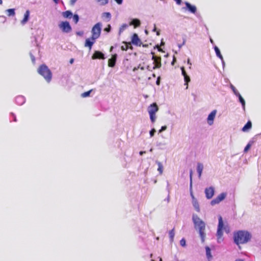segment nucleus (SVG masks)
Returning <instances> with one entry per match:
<instances>
[{"label": "nucleus", "mask_w": 261, "mask_h": 261, "mask_svg": "<svg viewBox=\"0 0 261 261\" xmlns=\"http://www.w3.org/2000/svg\"><path fill=\"white\" fill-rule=\"evenodd\" d=\"M205 250H206V255L208 260L211 259L212 258V255L211 254V249L209 247L206 246L205 247Z\"/></svg>", "instance_id": "26"}, {"label": "nucleus", "mask_w": 261, "mask_h": 261, "mask_svg": "<svg viewBox=\"0 0 261 261\" xmlns=\"http://www.w3.org/2000/svg\"><path fill=\"white\" fill-rule=\"evenodd\" d=\"M11 115L14 117V119H13L14 121L16 122L17 121V119H16V117L15 115L13 113H11Z\"/></svg>", "instance_id": "53"}, {"label": "nucleus", "mask_w": 261, "mask_h": 261, "mask_svg": "<svg viewBox=\"0 0 261 261\" xmlns=\"http://www.w3.org/2000/svg\"><path fill=\"white\" fill-rule=\"evenodd\" d=\"M30 11L27 10L24 14V17L23 19L21 21V24L22 25H24L29 20L30 17Z\"/></svg>", "instance_id": "17"}, {"label": "nucleus", "mask_w": 261, "mask_h": 261, "mask_svg": "<svg viewBox=\"0 0 261 261\" xmlns=\"http://www.w3.org/2000/svg\"><path fill=\"white\" fill-rule=\"evenodd\" d=\"M214 50L215 51V53H216V56L220 59V60H222V58H223V56H222L221 54V52H220V49H219V48L217 46H215L214 47Z\"/></svg>", "instance_id": "24"}, {"label": "nucleus", "mask_w": 261, "mask_h": 261, "mask_svg": "<svg viewBox=\"0 0 261 261\" xmlns=\"http://www.w3.org/2000/svg\"><path fill=\"white\" fill-rule=\"evenodd\" d=\"M111 26L110 24H108V27H106L104 29V31L109 33V32H110L111 31Z\"/></svg>", "instance_id": "44"}, {"label": "nucleus", "mask_w": 261, "mask_h": 261, "mask_svg": "<svg viewBox=\"0 0 261 261\" xmlns=\"http://www.w3.org/2000/svg\"><path fill=\"white\" fill-rule=\"evenodd\" d=\"M252 123L250 121H248L247 123L242 128V131L245 132L248 131L249 129L251 128Z\"/></svg>", "instance_id": "23"}, {"label": "nucleus", "mask_w": 261, "mask_h": 261, "mask_svg": "<svg viewBox=\"0 0 261 261\" xmlns=\"http://www.w3.org/2000/svg\"><path fill=\"white\" fill-rule=\"evenodd\" d=\"M92 59L93 60L96 59H105V55L100 51H95L92 56Z\"/></svg>", "instance_id": "14"}, {"label": "nucleus", "mask_w": 261, "mask_h": 261, "mask_svg": "<svg viewBox=\"0 0 261 261\" xmlns=\"http://www.w3.org/2000/svg\"><path fill=\"white\" fill-rule=\"evenodd\" d=\"M92 90H89L88 91H87V92H84L82 94H81V96L82 97H88L91 92Z\"/></svg>", "instance_id": "36"}, {"label": "nucleus", "mask_w": 261, "mask_h": 261, "mask_svg": "<svg viewBox=\"0 0 261 261\" xmlns=\"http://www.w3.org/2000/svg\"><path fill=\"white\" fill-rule=\"evenodd\" d=\"M184 77V81H185V85L186 86V89H187L188 88V83L190 82V77L187 75Z\"/></svg>", "instance_id": "32"}, {"label": "nucleus", "mask_w": 261, "mask_h": 261, "mask_svg": "<svg viewBox=\"0 0 261 261\" xmlns=\"http://www.w3.org/2000/svg\"><path fill=\"white\" fill-rule=\"evenodd\" d=\"M95 40H92L91 38H88L86 40L85 46L89 47L90 49H91L93 44L94 43Z\"/></svg>", "instance_id": "21"}, {"label": "nucleus", "mask_w": 261, "mask_h": 261, "mask_svg": "<svg viewBox=\"0 0 261 261\" xmlns=\"http://www.w3.org/2000/svg\"><path fill=\"white\" fill-rule=\"evenodd\" d=\"M156 130L154 128H152L150 132H149V135L150 137H152L154 136V133H155Z\"/></svg>", "instance_id": "41"}, {"label": "nucleus", "mask_w": 261, "mask_h": 261, "mask_svg": "<svg viewBox=\"0 0 261 261\" xmlns=\"http://www.w3.org/2000/svg\"><path fill=\"white\" fill-rule=\"evenodd\" d=\"M73 61H74V59H71L70 60V63L71 64H72V63H73Z\"/></svg>", "instance_id": "62"}, {"label": "nucleus", "mask_w": 261, "mask_h": 261, "mask_svg": "<svg viewBox=\"0 0 261 261\" xmlns=\"http://www.w3.org/2000/svg\"><path fill=\"white\" fill-rule=\"evenodd\" d=\"M239 98L240 102L241 103L242 108L244 110L245 109V101L241 95L237 96Z\"/></svg>", "instance_id": "29"}, {"label": "nucleus", "mask_w": 261, "mask_h": 261, "mask_svg": "<svg viewBox=\"0 0 261 261\" xmlns=\"http://www.w3.org/2000/svg\"><path fill=\"white\" fill-rule=\"evenodd\" d=\"M167 129V126L166 125L162 126L161 129L159 130V133H161L163 131H165Z\"/></svg>", "instance_id": "45"}, {"label": "nucleus", "mask_w": 261, "mask_h": 261, "mask_svg": "<svg viewBox=\"0 0 261 261\" xmlns=\"http://www.w3.org/2000/svg\"><path fill=\"white\" fill-rule=\"evenodd\" d=\"M102 18L106 21H109L111 19V14L110 12H103L101 14Z\"/></svg>", "instance_id": "20"}, {"label": "nucleus", "mask_w": 261, "mask_h": 261, "mask_svg": "<svg viewBox=\"0 0 261 261\" xmlns=\"http://www.w3.org/2000/svg\"><path fill=\"white\" fill-rule=\"evenodd\" d=\"M251 238V234L246 230H239L233 233L234 242L238 245L247 243Z\"/></svg>", "instance_id": "2"}, {"label": "nucleus", "mask_w": 261, "mask_h": 261, "mask_svg": "<svg viewBox=\"0 0 261 261\" xmlns=\"http://www.w3.org/2000/svg\"><path fill=\"white\" fill-rule=\"evenodd\" d=\"M8 16H14L15 15L14 9H9L6 10Z\"/></svg>", "instance_id": "28"}, {"label": "nucleus", "mask_w": 261, "mask_h": 261, "mask_svg": "<svg viewBox=\"0 0 261 261\" xmlns=\"http://www.w3.org/2000/svg\"><path fill=\"white\" fill-rule=\"evenodd\" d=\"M187 63L190 65V67H189V68H191V66L192 65V63L190 62V59H188V61H187Z\"/></svg>", "instance_id": "55"}, {"label": "nucleus", "mask_w": 261, "mask_h": 261, "mask_svg": "<svg viewBox=\"0 0 261 261\" xmlns=\"http://www.w3.org/2000/svg\"><path fill=\"white\" fill-rule=\"evenodd\" d=\"M38 72L44 78L47 83L50 82L52 78V73L46 65H41L38 69Z\"/></svg>", "instance_id": "3"}, {"label": "nucleus", "mask_w": 261, "mask_h": 261, "mask_svg": "<svg viewBox=\"0 0 261 261\" xmlns=\"http://www.w3.org/2000/svg\"><path fill=\"white\" fill-rule=\"evenodd\" d=\"M76 0H71L70 1V4L72 5H73L76 2Z\"/></svg>", "instance_id": "52"}, {"label": "nucleus", "mask_w": 261, "mask_h": 261, "mask_svg": "<svg viewBox=\"0 0 261 261\" xmlns=\"http://www.w3.org/2000/svg\"><path fill=\"white\" fill-rule=\"evenodd\" d=\"M151 54L152 55V60L153 61L154 66L152 67L153 69H155L156 68H159L161 66V58L160 57H157L154 55V53L151 52Z\"/></svg>", "instance_id": "8"}, {"label": "nucleus", "mask_w": 261, "mask_h": 261, "mask_svg": "<svg viewBox=\"0 0 261 261\" xmlns=\"http://www.w3.org/2000/svg\"><path fill=\"white\" fill-rule=\"evenodd\" d=\"M146 69L149 70V71H152V70L153 69L152 68H151V67H150L149 66H147L146 67Z\"/></svg>", "instance_id": "54"}, {"label": "nucleus", "mask_w": 261, "mask_h": 261, "mask_svg": "<svg viewBox=\"0 0 261 261\" xmlns=\"http://www.w3.org/2000/svg\"><path fill=\"white\" fill-rule=\"evenodd\" d=\"M59 27L63 32L65 33H69L72 30L71 27L70 26L69 22L67 21H62L59 24Z\"/></svg>", "instance_id": "7"}, {"label": "nucleus", "mask_w": 261, "mask_h": 261, "mask_svg": "<svg viewBox=\"0 0 261 261\" xmlns=\"http://www.w3.org/2000/svg\"><path fill=\"white\" fill-rule=\"evenodd\" d=\"M115 1L118 4L121 5L123 2V0H115Z\"/></svg>", "instance_id": "51"}, {"label": "nucleus", "mask_w": 261, "mask_h": 261, "mask_svg": "<svg viewBox=\"0 0 261 261\" xmlns=\"http://www.w3.org/2000/svg\"><path fill=\"white\" fill-rule=\"evenodd\" d=\"M117 58V55L114 54L112 55V57L108 61V65L109 67H113L115 65L116 60Z\"/></svg>", "instance_id": "16"}, {"label": "nucleus", "mask_w": 261, "mask_h": 261, "mask_svg": "<svg viewBox=\"0 0 261 261\" xmlns=\"http://www.w3.org/2000/svg\"><path fill=\"white\" fill-rule=\"evenodd\" d=\"M145 151H140L139 152V154L141 155H142L143 154H144V153H145Z\"/></svg>", "instance_id": "58"}, {"label": "nucleus", "mask_w": 261, "mask_h": 261, "mask_svg": "<svg viewBox=\"0 0 261 261\" xmlns=\"http://www.w3.org/2000/svg\"><path fill=\"white\" fill-rule=\"evenodd\" d=\"M128 25L126 23H124L123 24L121 25V26L119 28V35H120L128 27Z\"/></svg>", "instance_id": "31"}, {"label": "nucleus", "mask_w": 261, "mask_h": 261, "mask_svg": "<svg viewBox=\"0 0 261 261\" xmlns=\"http://www.w3.org/2000/svg\"><path fill=\"white\" fill-rule=\"evenodd\" d=\"M155 163L158 166V171L159 172L160 174H162L163 171V166L162 164L158 161H156Z\"/></svg>", "instance_id": "27"}, {"label": "nucleus", "mask_w": 261, "mask_h": 261, "mask_svg": "<svg viewBox=\"0 0 261 261\" xmlns=\"http://www.w3.org/2000/svg\"><path fill=\"white\" fill-rule=\"evenodd\" d=\"M226 194L224 193H222L219 195L216 198L214 199L211 201V204L214 205L216 204L219 203L221 201L224 200L226 197Z\"/></svg>", "instance_id": "9"}, {"label": "nucleus", "mask_w": 261, "mask_h": 261, "mask_svg": "<svg viewBox=\"0 0 261 261\" xmlns=\"http://www.w3.org/2000/svg\"><path fill=\"white\" fill-rule=\"evenodd\" d=\"M192 221L194 223V228L196 230L198 231L202 243L205 241L206 234L205 223L202 221L196 214H193Z\"/></svg>", "instance_id": "1"}, {"label": "nucleus", "mask_w": 261, "mask_h": 261, "mask_svg": "<svg viewBox=\"0 0 261 261\" xmlns=\"http://www.w3.org/2000/svg\"><path fill=\"white\" fill-rule=\"evenodd\" d=\"M102 24L100 22L96 23L92 28L91 30L92 40H95L98 39L101 34Z\"/></svg>", "instance_id": "4"}, {"label": "nucleus", "mask_w": 261, "mask_h": 261, "mask_svg": "<svg viewBox=\"0 0 261 261\" xmlns=\"http://www.w3.org/2000/svg\"><path fill=\"white\" fill-rule=\"evenodd\" d=\"M30 55L31 58V60H32V62H33V63H35V58L34 56L33 55L32 51H31L30 53Z\"/></svg>", "instance_id": "42"}, {"label": "nucleus", "mask_w": 261, "mask_h": 261, "mask_svg": "<svg viewBox=\"0 0 261 261\" xmlns=\"http://www.w3.org/2000/svg\"><path fill=\"white\" fill-rule=\"evenodd\" d=\"M232 91H233L234 94L236 96H238L239 95H241L240 94V93L238 92V91L236 89V88H235L234 89L232 90Z\"/></svg>", "instance_id": "47"}, {"label": "nucleus", "mask_w": 261, "mask_h": 261, "mask_svg": "<svg viewBox=\"0 0 261 261\" xmlns=\"http://www.w3.org/2000/svg\"><path fill=\"white\" fill-rule=\"evenodd\" d=\"M222 64L223 67L224 68L225 66V62L224 61L223 58H222V60H221Z\"/></svg>", "instance_id": "56"}, {"label": "nucleus", "mask_w": 261, "mask_h": 261, "mask_svg": "<svg viewBox=\"0 0 261 261\" xmlns=\"http://www.w3.org/2000/svg\"><path fill=\"white\" fill-rule=\"evenodd\" d=\"M250 147H251V144L250 143H248L245 147L244 152H247L248 151V150L250 148Z\"/></svg>", "instance_id": "40"}, {"label": "nucleus", "mask_w": 261, "mask_h": 261, "mask_svg": "<svg viewBox=\"0 0 261 261\" xmlns=\"http://www.w3.org/2000/svg\"><path fill=\"white\" fill-rule=\"evenodd\" d=\"M217 113V110H213L208 115L207 118V122L209 125H212L214 123V120Z\"/></svg>", "instance_id": "10"}, {"label": "nucleus", "mask_w": 261, "mask_h": 261, "mask_svg": "<svg viewBox=\"0 0 261 261\" xmlns=\"http://www.w3.org/2000/svg\"><path fill=\"white\" fill-rule=\"evenodd\" d=\"M159 110V108L156 103L151 104L148 108L147 111L149 114L151 121L153 123L156 119L155 113Z\"/></svg>", "instance_id": "5"}, {"label": "nucleus", "mask_w": 261, "mask_h": 261, "mask_svg": "<svg viewBox=\"0 0 261 261\" xmlns=\"http://www.w3.org/2000/svg\"><path fill=\"white\" fill-rule=\"evenodd\" d=\"M25 102V98L22 95H18L15 98V102L19 106H21Z\"/></svg>", "instance_id": "15"}, {"label": "nucleus", "mask_w": 261, "mask_h": 261, "mask_svg": "<svg viewBox=\"0 0 261 261\" xmlns=\"http://www.w3.org/2000/svg\"><path fill=\"white\" fill-rule=\"evenodd\" d=\"M53 1H54L56 4H58V3H59V0H53Z\"/></svg>", "instance_id": "63"}, {"label": "nucleus", "mask_w": 261, "mask_h": 261, "mask_svg": "<svg viewBox=\"0 0 261 261\" xmlns=\"http://www.w3.org/2000/svg\"><path fill=\"white\" fill-rule=\"evenodd\" d=\"M185 42H186V40H184L182 44H178V48L180 49L185 44Z\"/></svg>", "instance_id": "49"}, {"label": "nucleus", "mask_w": 261, "mask_h": 261, "mask_svg": "<svg viewBox=\"0 0 261 261\" xmlns=\"http://www.w3.org/2000/svg\"><path fill=\"white\" fill-rule=\"evenodd\" d=\"M193 205L194 207L195 208V210L199 212H200V207L198 204V202L196 199H194L192 201Z\"/></svg>", "instance_id": "25"}, {"label": "nucleus", "mask_w": 261, "mask_h": 261, "mask_svg": "<svg viewBox=\"0 0 261 261\" xmlns=\"http://www.w3.org/2000/svg\"><path fill=\"white\" fill-rule=\"evenodd\" d=\"M232 91H233L234 94L236 96H238L239 95H241L240 94V93L238 92V91L236 89V88H235L234 89L232 90Z\"/></svg>", "instance_id": "46"}, {"label": "nucleus", "mask_w": 261, "mask_h": 261, "mask_svg": "<svg viewBox=\"0 0 261 261\" xmlns=\"http://www.w3.org/2000/svg\"><path fill=\"white\" fill-rule=\"evenodd\" d=\"M180 69H181V74H182V75L184 76H185L187 75V73H186V71H185V69L184 67H181L180 68Z\"/></svg>", "instance_id": "43"}, {"label": "nucleus", "mask_w": 261, "mask_h": 261, "mask_svg": "<svg viewBox=\"0 0 261 261\" xmlns=\"http://www.w3.org/2000/svg\"><path fill=\"white\" fill-rule=\"evenodd\" d=\"M191 197H192L193 200L194 199H195V198H194V195H193V194H192V192L191 193Z\"/></svg>", "instance_id": "61"}, {"label": "nucleus", "mask_w": 261, "mask_h": 261, "mask_svg": "<svg viewBox=\"0 0 261 261\" xmlns=\"http://www.w3.org/2000/svg\"><path fill=\"white\" fill-rule=\"evenodd\" d=\"M235 261H244V260L242 259H237Z\"/></svg>", "instance_id": "64"}, {"label": "nucleus", "mask_w": 261, "mask_h": 261, "mask_svg": "<svg viewBox=\"0 0 261 261\" xmlns=\"http://www.w3.org/2000/svg\"><path fill=\"white\" fill-rule=\"evenodd\" d=\"M170 241L172 243L173 241L175 236L174 228H173L169 232Z\"/></svg>", "instance_id": "30"}, {"label": "nucleus", "mask_w": 261, "mask_h": 261, "mask_svg": "<svg viewBox=\"0 0 261 261\" xmlns=\"http://www.w3.org/2000/svg\"><path fill=\"white\" fill-rule=\"evenodd\" d=\"M132 43L136 46H141L142 42L138 35L136 33L134 34L132 38Z\"/></svg>", "instance_id": "12"}, {"label": "nucleus", "mask_w": 261, "mask_h": 261, "mask_svg": "<svg viewBox=\"0 0 261 261\" xmlns=\"http://www.w3.org/2000/svg\"><path fill=\"white\" fill-rule=\"evenodd\" d=\"M180 245L182 247H185L186 246V241L185 239L183 238L180 241Z\"/></svg>", "instance_id": "39"}, {"label": "nucleus", "mask_w": 261, "mask_h": 261, "mask_svg": "<svg viewBox=\"0 0 261 261\" xmlns=\"http://www.w3.org/2000/svg\"><path fill=\"white\" fill-rule=\"evenodd\" d=\"M62 15L65 18H71L73 16L72 12L69 10L62 12Z\"/></svg>", "instance_id": "22"}, {"label": "nucleus", "mask_w": 261, "mask_h": 261, "mask_svg": "<svg viewBox=\"0 0 261 261\" xmlns=\"http://www.w3.org/2000/svg\"><path fill=\"white\" fill-rule=\"evenodd\" d=\"M141 22L139 19L134 18L129 23L130 25H133L135 28L138 27L140 25Z\"/></svg>", "instance_id": "18"}, {"label": "nucleus", "mask_w": 261, "mask_h": 261, "mask_svg": "<svg viewBox=\"0 0 261 261\" xmlns=\"http://www.w3.org/2000/svg\"><path fill=\"white\" fill-rule=\"evenodd\" d=\"M230 88H231V89L232 90L236 88L233 85H232L231 84H230Z\"/></svg>", "instance_id": "57"}, {"label": "nucleus", "mask_w": 261, "mask_h": 261, "mask_svg": "<svg viewBox=\"0 0 261 261\" xmlns=\"http://www.w3.org/2000/svg\"><path fill=\"white\" fill-rule=\"evenodd\" d=\"M138 68H140L141 70H144L145 69V67L142 66V67H140V66H138Z\"/></svg>", "instance_id": "59"}, {"label": "nucleus", "mask_w": 261, "mask_h": 261, "mask_svg": "<svg viewBox=\"0 0 261 261\" xmlns=\"http://www.w3.org/2000/svg\"><path fill=\"white\" fill-rule=\"evenodd\" d=\"M76 34L79 36H83L84 35V32L83 31H78V32H76Z\"/></svg>", "instance_id": "48"}, {"label": "nucleus", "mask_w": 261, "mask_h": 261, "mask_svg": "<svg viewBox=\"0 0 261 261\" xmlns=\"http://www.w3.org/2000/svg\"><path fill=\"white\" fill-rule=\"evenodd\" d=\"M72 17H73V20L74 21L75 23H77L78 22V21H79V15L77 14H75L72 16Z\"/></svg>", "instance_id": "35"}, {"label": "nucleus", "mask_w": 261, "mask_h": 261, "mask_svg": "<svg viewBox=\"0 0 261 261\" xmlns=\"http://www.w3.org/2000/svg\"><path fill=\"white\" fill-rule=\"evenodd\" d=\"M124 43H125V45H122L121 46V49L122 50H127L129 47V45H130L129 43H127L126 42H124Z\"/></svg>", "instance_id": "34"}, {"label": "nucleus", "mask_w": 261, "mask_h": 261, "mask_svg": "<svg viewBox=\"0 0 261 261\" xmlns=\"http://www.w3.org/2000/svg\"><path fill=\"white\" fill-rule=\"evenodd\" d=\"M203 169V165L201 163H198L197 165V171L198 174V177L200 178Z\"/></svg>", "instance_id": "19"}, {"label": "nucleus", "mask_w": 261, "mask_h": 261, "mask_svg": "<svg viewBox=\"0 0 261 261\" xmlns=\"http://www.w3.org/2000/svg\"><path fill=\"white\" fill-rule=\"evenodd\" d=\"M218 221H219V222H218V225L216 236L217 237L218 242L220 243L223 240V239L222 238V237L223 236V234L222 230H223V226H224L223 221V219H222V218L221 216H220L219 217Z\"/></svg>", "instance_id": "6"}, {"label": "nucleus", "mask_w": 261, "mask_h": 261, "mask_svg": "<svg viewBox=\"0 0 261 261\" xmlns=\"http://www.w3.org/2000/svg\"><path fill=\"white\" fill-rule=\"evenodd\" d=\"M190 190L192 188V170H191L190 172Z\"/></svg>", "instance_id": "38"}, {"label": "nucleus", "mask_w": 261, "mask_h": 261, "mask_svg": "<svg viewBox=\"0 0 261 261\" xmlns=\"http://www.w3.org/2000/svg\"><path fill=\"white\" fill-rule=\"evenodd\" d=\"M185 4L186 5V8L187 10H188L189 12H190L192 13L195 14L197 11L196 7L194 5H192L189 2H186L185 3Z\"/></svg>", "instance_id": "13"}, {"label": "nucleus", "mask_w": 261, "mask_h": 261, "mask_svg": "<svg viewBox=\"0 0 261 261\" xmlns=\"http://www.w3.org/2000/svg\"><path fill=\"white\" fill-rule=\"evenodd\" d=\"M156 84L157 85H160V77L159 76L158 78H157V80L156 81Z\"/></svg>", "instance_id": "50"}, {"label": "nucleus", "mask_w": 261, "mask_h": 261, "mask_svg": "<svg viewBox=\"0 0 261 261\" xmlns=\"http://www.w3.org/2000/svg\"><path fill=\"white\" fill-rule=\"evenodd\" d=\"M210 42L212 44H214V42L213 40L211 38H210Z\"/></svg>", "instance_id": "60"}, {"label": "nucleus", "mask_w": 261, "mask_h": 261, "mask_svg": "<svg viewBox=\"0 0 261 261\" xmlns=\"http://www.w3.org/2000/svg\"><path fill=\"white\" fill-rule=\"evenodd\" d=\"M101 6L106 5L109 3V0H95Z\"/></svg>", "instance_id": "33"}, {"label": "nucleus", "mask_w": 261, "mask_h": 261, "mask_svg": "<svg viewBox=\"0 0 261 261\" xmlns=\"http://www.w3.org/2000/svg\"><path fill=\"white\" fill-rule=\"evenodd\" d=\"M214 188L213 187L206 188L204 191L206 198L208 199L212 198L214 196Z\"/></svg>", "instance_id": "11"}, {"label": "nucleus", "mask_w": 261, "mask_h": 261, "mask_svg": "<svg viewBox=\"0 0 261 261\" xmlns=\"http://www.w3.org/2000/svg\"><path fill=\"white\" fill-rule=\"evenodd\" d=\"M167 190L168 191V193H169V192H170V188H169V182L167 181ZM167 202H168L170 200V196H169V194H168V196H167V198L166 199Z\"/></svg>", "instance_id": "37"}]
</instances>
